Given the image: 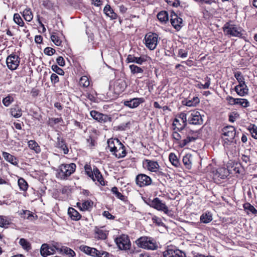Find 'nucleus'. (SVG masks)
Listing matches in <instances>:
<instances>
[{
  "mask_svg": "<svg viewBox=\"0 0 257 257\" xmlns=\"http://www.w3.org/2000/svg\"><path fill=\"white\" fill-rule=\"evenodd\" d=\"M19 57L15 54H12L7 58V64L8 67L11 70H16L20 64Z\"/></svg>",
  "mask_w": 257,
  "mask_h": 257,
  "instance_id": "9d476101",
  "label": "nucleus"
},
{
  "mask_svg": "<svg viewBox=\"0 0 257 257\" xmlns=\"http://www.w3.org/2000/svg\"><path fill=\"white\" fill-rule=\"evenodd\" d=\"M243 207L244 210L248 214L250 213L255 214L257 212V210L255 208L249 203H245L243 205Z\"/></svg>",
  "mask_w": 257,
  "mask_h": 257,
  "instance_id": "ea45409f",
  "label": "nucleus"
},
{
  "mask_svg": "<svg viewBox=\"0 0 257 257\" xmlns=\"http://www.w3.org/2000/svg\"><path fill=\"white\" fill-rule=\"evenodd\" d=\"M62 121V119L60 118H50L48 121V124L52 127H53L56 124Z\"/></svg>",
  "mask_w": 257,
  "mask_h": 257,
  "instance_id": "09e8293b",
  "label": "nucleus"
},
{
  "mask_svg": "<svg viewBox=\"0 0 257 257\" xmlns=\"http://www.w3.org/2000/svg\"><path fill=\"white\" fill-rule=\"evenodd\" d=\"M169 159L170 162L171 163V164L173 166H174L176 167H177L179 166V165H180L179 161L178 159H177V156H176V155L174 153H170L169 156Z\"/></svg>",
  "mask_w": 257,
  "mask_h": 257,
  "instance_id": "a19ab883",
  "label": "nucleus"
},
{
  "mask_svg": "<svg viewBox=\"0 0 257 257\" xmlns=\"http://www.w3.org/2000/svg\"><path fill=\"white\" fill-rule=\"evenodd\" d=\"M13 101L14 98L10 95H9L8 96H7L3 99V103L4 105L6 106H9Z\"/></svg>",
  "mask_w": 257,
  "mask_h": 257,
  "instance_id": "3c124183",
  "label": "nucleus"
},
{
  "mask_svg": "<svg viewBox=\"0 0 257 257\" xmlns=\"http://www.w3.org/2000/svg\"><path fill=\"white\" fill-rule=\"evenodd\" d=\"M143 164L144 165H145L146 168L153 172H157L160 167L157 162L150 160H145Z\"/></svg>",
  "mask_w": 257,
  "mask_h": 257,
  "instance_id": "6ab92c4d",
  "label": "nucleus"
},
{
  "mask_svg": "<svg viewBox=\"0 0 257 257\" xmlns=\"http://www.w3.org/2000/svg\"><path fill=\"white\" fill-rule=\"evenodd\" d=\"M56 61H57V63H58V64L59 65H60V66H64L65 65V63L64 59L61 56L58 57L57 58Z\"/></svg>",
  "mask_w": 257,
  "mask_h": 257,
  "instance_id": "774afa93",
  "label": "nucleus"
},
{
  "mask_svg": "<svg viewBox=\"0 0 257 257\" xmlns=\"http://www.w3.org/2000/svg\"><path fill=\"white\" fill-rule=\"evenodd\" d=\"M223 29L224 33L231 36L240 37L242 35V29L240 27L229 23L224 25Z\"/></svg>",
  "mask_w": 257,
  "mask_h": 257,
  "instance_id": "20e7f679",
  "label": "nucleus"
},
{
  "mask_svg": "<svg viewBox=\"0 0 257 257\" xmlns=\"http://www.w3.org/2000/svg\"><path fill=\"white\" fill-rule=\"evenodd\" d=\"M178 55L182 58H186L188 55L187 51L184 49H180L178 52Z\"/></svg>",
  "mask_w": 257,
  "mask_h": 257,
  "instance_id": "338daca9",
  "label": "nucleus"
},
{
  "mask_svg": "<svg viewBox=\"0 0 257 257\" xmlns=\"http://www.w3.org/2000/svg\"><path fill=\"white\" fill-rule=\"evenodd\" d=\"M234 90L236 93L240 96H245L248 92V89L247 86H243L242 87L235 86Z\"/></svg>",
  "mask_w": 257,
  "mask_h": 257,
  "instance_id": "473e14b6",
  "label": "nucleus"
},
{
  "mask_svg": "<svg viewBox=\"0 0 257 257\" xmlns=\"http://www.w3.org/2000/svg\"><path fill=\"white\" fill-rule=\"evenodd\" d=\"M173 257H186L185 253L180 250H174Z\"/></svg>",
  "mask_w": 257,
  "mask_h": 257,
  "instance_id": "69168bd1",
  "label": "nucleus"
},
{
  "mask_svg": "<svg viewBox=\"0 0 257 257\" xmlns=\"http://www.w3.org/2000/svg\"><path fill=\"white\" fill-rule=\"evenodd\" d=\"M22 15L27 22H30L33 20V14L30 8L25 9L22 13Z\"/></svg>",
  "mask_w": 257,
  "mask_h": 257,
  "instance_id": "72a5a7b5",
  "label": "nucleus"
},
{
  "mask_svg": "<svg viewBox=\"0 0 257 257\" xmlns=\"http://www.w3.org/2000/svg\"><path fill=\"white\" fill-rule=\"evenodd\" d=\"M24 218L30 219L32 216L31 212L29 210H22V212L20 213Z\"/></svg>",
  "mask_w": 257,
  "mask_h": 257,
  "instance_id": "13d9d810",
  "label": "nucleus"
},
{
  "mask_svg": "<svg viewBox=\"0 0 257 257\" xmlns=\"http://www.w3.org/2000/svg\"><path fill=\"white\" fill-rule=\"evenodd\" d=\"M198 138V132L190 131L186 139L182 140L179 143V146L183 148L189 144L190 143L195 142Z\"/></svg>",
  "mask_w": 257,
  "mask_h": 257,
  "instance_id": "ddd939ff",
  "label": "nucleus"
},
{
  "mask_svg": "<svg viewBox=\"0 0 257 257\" xmlns=\"http://www.w3.org/2000/svg\"><path fill=\"white\" fill-rule=\"evenodd\" d=\"M120 146L117 147L116 149L112 152L113 155H115L117 158H122L126 156V151L125 150L124 146L120 142L119 144Z\"/></svg>",
  "mask_w": 257,
  "mask_h": 257,
  "instance_id": "4be33fe9",
  "label": "nucleus"
},
{
  "mask_svg": "<svg viewBox=\"0 0 257 257\" xmlns=\"http://www.w3.org/2000/svg\"><path fill=\"white\" fill-rule=\"evenodd\" d=\"M44 52L46 55L51 56L55 53V50L51 47H47L44 49Z\"/></svg>",
  "mask_w": 257,
  "mask_h": 257,
  "instance_id": "052dcab7",
  "label": "nucleus"
},
{
  "mask_svg": "<svg viewBox=\"0 0 257 257\" xmlns=\"http://www.w3.org/2000/svg\"><path fill=\"white\" fill-rule=\"evenodd\" d=\"M68 213L70 218L73 220H79L81 217L79 213L73 208H69Z\"/></svg>",
  "mask_w": 257,
  "mask_h": 257,
  "instance_id": "cd10ccee",
  "label": "nucleus"
},
{
  "mask_svg": "<svg viewBox=\"0 0 257 257\" xmlns=\"http://www.w3.org/2000/svg\"><path fill=\"white\" fill-rule=\"evenodd\" d=\"M137 242L140 247L145 249L154 250L157 248L156 243L151 238L141 237L137 240Z\"/></svg>",
  "mask_w": 257,
  "mask_h": 257,
  "instance_id": "423d86ee",
  "label": "nucleus"
},
{
  "mask_svg": "<svg viewBox=\"0 0 257 257\" xmlns=\"http://www.w3.org/2000/svg\"><path fill=\"white\" fill-rule=\"evenodd\" d=\"M145 99L143 97L134 98L130 100L125 101L124 104L130 108H134L138 107L141 103H143Z\"/></svg>",
  "mask_w": 257,
  "mask_h": 257,
  "instance_id": "aec40b11",
  "label": "nucleus"
},
{
  "mask_svg": "<svg viewBox=\"0 0 257 257\" xmlns=\"http://www.w3.org/2000/svg\"><path fill=\"white\" fill-rule=\"evenodd\" d=\"M111 192L116 196L117 198L120 199L121 200H124V196L120 192H118L117 187H112L111 189Z\"/></svg>",
  "mask_w": 257,
  "mask_h": 257,
  "instance_id": "8fccbe9b",
  "label": "nucleus"
},
{
  "mask_svg": "<svg viewBox=\"0 0 257 257\" xmlns=\"http://www.w3.org/2000/svg\"><path fill=\"white\" fill-rule=\"evenodd\" d=\"M226 100L231 105H239L244 108H246L249 105V101L244 98H234L232 96H228L226 98Z\"/></svg>",
  "mask_w": 257,
  "mask_h": 257,
  "instance_id": "9b49d317",
  "label": "nucleus"
},
{
  "mask_svg": "<svg viewBox=\"0 0 257 257\" xmlns=\"http://www.w3.org/2000/svg\"><path fill=\"white\" fill-rule=\"evenodd\" d=\"M79 84L84 87H88L90 84L88 78L86 76L81 77L79 80Z\"/></svg>",
  "mask_w": 257,
  "mask_h": 257,
  "instance_id": "a18cd8bd",
  "label": "nucleus"
},
{
  "mask_svg": "<svg viewBox=\"0 0 257 257\" xmlns=\"http://www.w3.org/2000/svg\"><path fill=\"white\" fill-rule=\"evenodd\" d=\"M85 173L93 181L96 180L102 186L105 185L103 177L98 168L93 166V169L90 165L86 164L84 166Z\"/></svg>",
  "mask_w": 257,
  "mask_h": 257,
  "instance_id": "f03ea898",
  "label": "nucleus"
},
{
  "mask_svg": "<svg viewBox=\"0 0 257 257\" xmlns=\"http://www.w3.org/2000/svg\"><path fill=\"white\" fill-rule=\"evenodd\" d=\"M76 167L74 163L61 165L58 169V177L61 179H66L75 172Z\"/></svg>",
  "mask_w": 257,
  "mask_h": 257,
  "instance_id": "7ed1b4c3",
  "label": "nucleus"
},
{
  "mask_svg": "<svg viewBox=\"0 0 257 257\" xmlns=\"http://www.w3.org/2000/svg\"><path fill=\"white\" fill-rule=\"evenodd\" d=\"M192 157L191 155L187 154L183 157V162L186 168L190 169L192 166Z\"/></svg>",
  "mask_w": 257,
  "mask_h": 257,
  "instance_id": "f704fd0d",
  "label": "nucleus"
},
{
  "mask_svg": "<svg viewBox=\"0 0 257 257\" xmlns=\"http://www.w3.org/2000/svg\"><path fill=\"white\" fill-rule=\"evenodd\" d=\"M51 39L53 42L57 46H60L61 44V41L59 38L58 36L56 35H52Z\"/></svg>",
  "mask_w": 257,
  "mask_h": 257,
  "instance_id": "5fc2aeb1",
  "label": "nucleus"
},
{
  "mask_svg": "<svg viewBox=\"0 0 257 257\" xmlns=\"http://www.w3.org/2000/svg\"><path fill=\"white\" fill-rule=\"evenodd\" d=\"M214 179H225L229 174L228 170L225 168H218L212 171Z\"/></svg>",
  "mask_w": 257,
  "mask_h": 257,
  "instance_id": "f3484780",
  "label": "nucleus"
},
{
  "mask_svg": "<svg viewBox=\"0 0 257 257\" xmlns=\"http://www.w3.org/2000/svg\"><path fill=\"white\" fill-rule=\"evenodd\" d=\"M107 147L110 152H113L115 149H117V147L120 146L119 144L120 143L119 140L118 139H110L107 141Z\"/></svg>",
  "mask_w": 257,
  "mask_h": 257,
  "instance_id": "5701e85b",
  "label": "nucleus"
},
{
  "mask_svg": "<svg viewBox=\"0 0 257 257\" xmlns=\"http://www.w3.org/2000/svg\"><path fill=\"white\" fill-rule=\"evenodd\" d=\"M20 244L22 246L23 248L27 251L31 249V245L30 243L25 238H21L19 241Z\"/></svg>",
  "mask_w": 257,
  "mask_h": 257,
  "instance_id": "58836bf2",
  "label": "nucleus"
},
{
  "mask_svg": "<svg viewBox=\"0 0 257 257\" xmlns=\"http://www.w3.org/2000/svg\"><path fill=\"white\" fill-rule=\"evenodd\" d=\"M77 205L81 210L85 211L92 208L93 205V202L90 200H87L82 203H77Z\"/></svg>",
  "mask_w": 257,
  "mask_h": 257,
  "instance_id": "c756f323",
  "label": "nucleus"
},
{
  "mask_svg": "<svg viewBox=\"0 0 257 257\" xmlns=\"http://www.w3.org/2000/svg\"><path fill=\"white\" fill-rule=\"evenodd\" d=\"M55 247L60 253H63L69 255V257H74L76 255L75 252L72 249L67 246H60L58 243H56V245L55 246Z\"/></svg>",
  "mask_w": 257,
  "mask_h": 257,
  "instance_id": "412c9836",
  "label": "nucleus"
},
{
  "mask_svg": "<svg viewBox=\"0 0 257 257\" xmlns=\"http://www.w3.org/2000/svg\"><path fill=\"white\" fill-rule=\"evenodd\" d=\"M51 81L53 84H55L58 83L59 81V77L55 73H53L51 76Z\"/></svg>",
  "mask_w": 257,
  "mask_h": 257,
  "instance_id": "680f3d73",
  "label": "nucleus"
},
{
  "mask_svg": "<svg viewBox=\"0 0 257 257\" xmlns=\"http://www.w3.org/2000/svg\"><path fill=\"white\" fill-rule=\"evenodd\" d=\"M58 136L57 137V147L59 148H61L65 154H67L68 153V148L66 145L64 140L61 138L60 135L58 134Z\"/></svg>",
  "mask_w": 257,
  "mask_h": 257,
  "instance_id": "b1692460",
  "label": "nucleus"
},
{
  "mask_svg": "<svg viewBox=\"0 0 257 257\" xmlns=\"http://www.w3.org/2000/svg\"><path fill=\"white\" fill-rule=\"evenodd\" d=\"M9 221L6 217L0 216V227H5L9 224Z\"/></svg>",
  "mask_w": 257,
  "mask_h": 257,
  "instance_id": "6e6d98bb",
  "label": "nucleus"
},
{
  "mask_svg": "<svg viewBox=\"0 0 257 257\" xmlns=\"http://www.w3.org/2000/svg\"><path fill=\"white\" fill-rule=\"evenodd\" d=\"M136 182L137 185L143 187L150 185L152 183V179L149 176L141 174L137 176Z\"/></svg>",
  "mask_w": 257,
  "mask_h": 257,
  "instance_id": "2eb2a0df",
  "label": "nucleus"
},
{
  "mask_svg": "<svg viewBox=\"0 0 257 257\" xmlns=\"http://www.w3.org/2000/svg\"><path fill=\"white\" fill-rule=\"evenodd\" d=\"M11 115L15 118H19L22 115L21 108L18 105H15L11 108Z\"/></svg>",
  "mask_w": 257,
  "mask_h": 257,
  "instance_id": "c85d7f7f",
  "label": "nucleus"
},
{
  "mask_svg": "<svg viewBox=\"0 0 257 257\" xmlns=\"http://www.w3.org/2000/svg\"><path fill=\"white\" fill-rule=\"evenodd\" d=\"M145 45L150 50H154L157 45L158 36L156 33H148L145 37Z\"/></svg>",
  "mask_w": 257,
  "mask_h": 257,
  "instance_id": "39448f33",
  "label": "nucleus"
},
{
  "mask_svg": "<svg viewBox=\"0 0 257 257\" xmlns=\"http://www.w3.org/2000/svg\"><path fill=\"white\" fill-rule=\"evenodd\" d=\"M234 77L239 83L238 85L236 86L242 87L243 86H246L245 83L244 78L240 72L237 71L235 72L234 73Z\"/></svg>",
  "mask_w": 257,
  "mask_h": 257,
  "instance_id": "2f4dec72",
  "label": "nucleus"
},
{
  "mask_svg": "<svg viewBox=\"0 0 257 257\" xmlns=\"http://www.w3.org/2000/svg\"><path fill=\"white\" fill-rule=\"evenodd\" d=\"M52 70L60 75L64 74V71L56 65H53L51 67Z\"/></svg>",
  "mask_w": 257,
  "mask_h": 257,
  "instance_id": "603ef678",
  "label": "nucleus"
},
{
  "mask_svg": "<svg viewBox=\"0 0 257 257\" xmlns=\"http://www.w3.org/2000/svg\"><path fill=\"white\" fill-rule=\"evenodd\" d=\"M114 90L117 93L122 92L126 87V84L125 82L122 80H117L115 82L114 84Z\"/></svg>",
  "mask_w": 257,
  "mask_h": 257,
  "instance_id": "a878e982",
  "label": "nucleus"
},
{
  "mask_svg": "<svg viewBox=\"0 0 257 257\" xmlns=\"http://www.w3.org/2000/svg\"><path fill=\"white\" fill-rule=\"evenodd\" d=\"M28 143L29 147L33 150L36 153H39L41 152L40 147L35 141L30 140Z\"/></svg>",
  "mask_w": 257,
  "mask_h": 257,
  "instance_id": "e433bc0d",
  "label": "nucleus"
},
{
  "mask_svg": "<svg viewBox=\"0 0 257 257\" xmlns=\"http://www.w3.org/2000/svg\"><path fill=\"white\" fill-rule=\"evenodd\" d=\"M80 248L82 251L89 255L90 254V251H91L92 249L91 247L85 245L81 246Z\"/></svg>",
  "mask_w": 257,
  "mask_h": 257,
  "instance_id": "0e129e2a",
  "label": "nucleus"
},
{
  "mask_svg": "<svg viewBox=\"0 0 257 257\" xmlns=\"http://www.w3.org/2000/svg\"><path fill=\"white\" fill-rule=\"evenodd\" d=\"M90 115L93 119L101 123H105L106 122H110L111 121V117L95 110H92L90 112Z\"/></svg>",
  "mask_w": 257,
  "mask_h": 257,
  "instance_id": "4468645a",
  "label": "nucleus"
},
{
  "mask_svg": "<svg viewBox=\"0 0 257 257\" xmlns=\"http://www.w3.org/2000/svg\"><path fill=\"white\" fill-rule=\"evenodd\" d=\"M13 20L16 24L20 27H24L25 26V23L20 15L18 13H16L14 15Z\"/></svg>",
  "mask_w": 257,
  "mask_h": 257,
  "instance_id": "37998d69",
  "label": "nucleus"
},
{
  "mask_svg": "<svg viewBox=\"0 0 257 257\" xmlns=\"http://www.w3.org/2000/svg\"><path fill=\"white\" fill-rule=\"evenodd\" d=\"M18 183L21 190L25 191L27 190L28 184L24 179L22 178L19 179Z\"/></svg>",
  "mask_w": 257,
  "mask_h": 257,
  "instance_id": "79ce46f5",
  "label": "nucleus"
},
{
  "mask_svg": "<svg viewBox=\"0 0 257 257\" xmlns=\"http://www.w3.org/2000/svg\"><path fill=\"white\" fill-rule=\"evenodd\" d=\"M159 20L162 23H166L168 21V14L166 11H161L157 15Z\"/></svg>",
  "mask_w": 257,
  "mask_h": 257,
  "instance_id": "4c0bfd02",
  "label": "nucleus"
},
{
  "mask_svg": "<svg viewBox=\"0 0 257 257\" xmlns=\"http://www.w3.org/2000/svg\"><path fill=\"white\" fill-rule=\"evenodd\" d=\"M148 205L150 207L158 211H163L165 213H167L169 211L168 208L166 204L158 197L154 198L152 200H150Z\"/></svg>",
  "mask_w": 257,
  "mask_h": 257,
  "instance_id": "0eeeda50",
  "label": "nucleus"
},
{
  "mask_svg": "<svg viewBox=\"0 0 257 257\" xmlns=\"http://www.w3.org/2000/svg\"><path fill=\"white\" fill-rule=\"evenodd\" d=\"M235 129L231 125H227L222 129L223 138L228 142H232L235 136Z\"/></svg>",
  "mask_w": 257,
  "mask_h": 257,
  "instance_id": "1a4fd4ad",
  "label": "nucleus"
},
{
  "mask_svg": "<svg viewBox=\"0 0 257 257\" xmlns=\"http://www.w3.org/2000/svg\"><path fill=\"white\" fill-rule=\"evenodd\" d=\"M206 82L204 84L200 83L197 84V87L200 89H208L210 85V79L208 77L205 78Z\"/></svg>",
  "mask_w": 257,
  "mask_h": 257,
  "instance_id": "de8ad7c7",
  "label": "nucleus"
},
{
  "mask_svg": "<svg viewBox=\"0 0 257 257\" xmlns=\"http://www.w3.org/2000/svg\"><path fill=\"white\" fill-rule=\"evenodd\" d=\"M183 20L179 17L174 12H171V23L173 27L179 30L182 27Z\"/></svg>",
  "mask_w": 257,
  "mask_h": 257,
  "instance_id": "a211bd4d",
  "label": "nucleus"
},
{
  "mask_svg": "<svg viewBox=\"0 0 257 257\" xmlns=\"http://www.w3.org/2000/svg\"><path fill=\"white\" fill-rule=\"evenodd\" d=\"M3 156L5 159L7 160L8 162H10V163L15 166H18V160L15 156L5 152H4L3 153Z\"/></svg>",
  "mask_w": 257,
  "mask_h": 257,
  "instance_id": "bb28decb",
  "label": "nucleus"
},
{
  "mask_svg": "<svg viewBox=\"0 0 257 257\" xmlns=\"http://www.w3.org/2000/svg\"><path fill=\"white\" fill-rule=\"evenodd\" d=\"M165 2L170 6L174 7H177L180 5L179 0H165Z\"/></svg>",
  "mask_w": 257,
  "mask_h": 257,
  "instance_id": "4d7b16f0",
  "label": "nucleus"
},
{
  "mask_svg": "<svg viewBox=\"0 0 257 257\" xmlns=\"http://www.w3.org/2000/svg\"><path fill=\"white\" fill-rule=\"evenodd\" d=\"M187 121L189 124L193 125H201L203 120L200 112L196 110L188 111L187 113L181 112L174 119L173 125L174 130L182 131L187 125Z\"/></svg>",
  "mask_w": 257,
  "mask_h": 257,
  "instance_id": "f257e3e1",
  "label": "nucleus"
},
{
  "mask_svg": "<svg viewBox=\"0 0 257 257\" xmlns=\"http://www.w3.org/2000/svg\"><path fill=\"white\" fill-rule=\"evenodd\" d=\"M129 68L131 73L134 75L142 74L144 72V69L134 64L130 65Z\"/></svg>",
  "mask_w": 257,
  "mask_h": 257,
  "instance_id": "c9c22d12",
  "label": "nucleus"
},
{
  "mask_svg": "<svg viewBox=\"0 0 257 257\" xmlns=\"http://www.w3.org/2000/svg\"><path fill=\"white\" fill-rule=\"evenodd\" d=\"M239 116V115L237 112H232L229 115V121L231 122H233Z\"/></svg>",
  "mask_w": 257,
  "mask_h": 257,
  "instance_id": "864d4df0",
  "label": "nucleus"
},
{
  "mask_svg": "<svg viewBox=\"0 0 257 257\" xmlns=\"http://www.w3.org/2000/svg\"><path fill=\"white\" fill-rule=\"evenodd\" d=\"M56 245V244L52 246H49L46 243L43 244L40 249L41 255L43 257H47L48 255L55 253V250H56L55 247Z\"/></svg>",
  "mask_w": 257,
  "mask_h": 257,
  "instance_id": "dca6fc26",
  "label": "nucleus"
},
{
  "mask_svg": "<svg viewBox=\"0 0 257 257\" xmlns=\"http://www.w3.org/2000/svg\"><path fill=\"white\" fill-rule=\"evenodd\" d=\"M103 12L107 16L109 17L111 20H114L117 18V14L114 12L113 10L109 5L105 6L103 9Z\"/></svg>",
  "mask_w": 257,
  "mask_h": 257,
  "instance_id": "393cba45",
  "label": "nucleus"
},
{
  "mask_svg": "<svg viewBox=\"0 0 257 257\" xmlns=\"http://www.w3.org/2000/svg\"><path fill=\"white\" fill-rule=\"evenodd\" d=\"M200 102L198 97H194L192 99L189 100H185L182 101L184 105L188 106H195Z\"/></svg>",
  "mask_w": 257,
  "mask_h": 257,
  "instance_id": "7c9ffc66",
  "label": "nucleus"
},
{
  "mask_svg": "<svg viewBox=\"0 0 257 257\" xmlns=\"http://www.w3.org/2000/svg\"><path fill=\"white\" fill-rule=\"evenodd\" d=\"M106 233L102 230L97 229L95 232V237L100 239H105L106 238Z\"/></svg>",
  "mask_w": 257,
  "mask_h": 257,
  "instance_id": "49530a36",
  "label": "nucleus"
},
{
  "mask_svg": "<svg viewBox=\"0 0 257 257\" xmlns=\"http://www.w3.org/2000/svg\"><path fill=\"white\" fill-rule=\"evenodd\" d=\"M174 250L169 249L164 252V257H173Z\"/></svg>",
  "mask_w": 257,
  "mask_h": 257,
  "instance_id": "e2e57ef3",
  "label": "nucleus"
},
{
  "mask_svg": "<svg viewBox=\"0 0 257 257\" xmlns=\"http://www.w3.org/2000/svg\"><path fill=\"white\" fill-rule=\"evenodd\" d=\"M115 241L118 248L121 250L128 249L131 246V242L127 235L123 234L116 238Z\"/></svg>",
  "mask_w": 257,
  "mask_h": 257,
  "instance_id": "6e6552de",
  "label": "nucleus"
},
{
  "mask_svg": "<svg viewBox=\"0 0 257 257\" xmlns=\"http://www.w3.org/2000/svg\"><path fill=\"white\" fill-rule=\"evenodd\" d=\"M249 130L252 134V137L255 139H257V126L254 124H252L250 126Z\"/></svg>",
  "mask_w": 257,
  "mask_h": 257,
  "instance_id": "bf43d9fd",
  "label": "nucleus"
},
{
  "mask_svg": "<svg viewBox=\"0 0 257 257\" xmlns=\"http://www.w3.org/2000/svg\"><path fill=\"white\" fill-rule=\"evenodd\" d=\"M212 220V217L211 214L208 212L206 213L205 214H203L200 216V220L204 223H207L210 222Z\"/></svg>",
  "mask_w": 257,
  "mask_h": 257,
  "instance_id": "c03bdc74",
  "label": "nucleus"
},
{
  "mask_svg": "<svg viewBox=\"0 0 257 257\" xmlns=\"http://www.w3.org/2000/svg\"><path fill=\"white\" fill-rule=\"evenodd\" d=\"M150 58L147 55H141L140 57H136L134 55L129 54L125 60L127 63H136L142 65L144 62L147 61Z\"/></svg>",
  "mask_w": 257,
  "mask_h": 257,
  "instance_id": "f8f14e48",
  "label": "nucleus"
}]
</instances>
